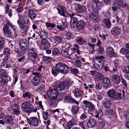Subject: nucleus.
I'll list each match as a JSON object with an SVG mask.
<instances>
[{"label":"nucleus","instance_id":"obj_1","mask_svg":"<svg viewBox=\"0 0 129 129\" xmlns=\"http://www.w3.org/2000/svg\"><path fill=\"white\" fill-rule=\"evenodd\" d=\"M71 83L69 81H67L60 83H57L54 86V89L48 90L47 95L49 98H56L57 91H61L69 88Z\"/></svg>","mask_w":129,"mask_h":129},{"label":"nucleus","instance_id":"obj_2","mask_svg":"<svg viewBox=\"0 0 129 129\" xmlns=\"http://www.w3.org/2000/svg\"><path fill=\"white\" fill-rule=\"evenodd\" d=\"M125 91L122 90L119 92H116L113 89H110L109 90L107 94L111 99L120 100L122 98L125 97Z\"/></svg>","mask_w":129,"mask_h":129},{"label":"nucleus","instance_id":"obj_3","mask_svg":"<svg viewBox=\"0 0 129 129\" xmlns=\"http://www.w3.org/2000/svg\"><path fill=\"white\" fill-rule=\"evenodd\" d=\"M6 23L4 25L3 30L5 36L7 37H10L12 36L11 30L9 29V25L13 29H15L14 25L9 20H7Z\"/></svg>","mask_w":129,"mask_h":129},{"label":"nucleus","instance_id":"obj_4","mask_svg":"<svg viewBox=\"0 0 129 129\" xmlns=\"http://www.w3.org/2000/svg\"><path fill=\"white\" fill-rule=\"evenodd\" d=\"M28 55L31 57L33 58L36 61L39 60V56L37 53V51L36 48L31 47L29 45L28 46Z\"/></svg>","mask_w":129,"mask_h":129},{"label":"nucleus","instance_id":"obj_5","mask_svg":"<svg viewBox=\"0 0 129 129\" xmlns=\"http://www.w3.org/2000/svg\"><path fill=\"white\" fill-rule=\"evenodd\" d=\"M21 108L25 112H30L34 111V107L31 103L28 102H24L22 104Z\"/></svg>","mask_w":129,"mask_h":129},{"label":"nucleus","instance_id":"obj_6","mask_svg":"<svg viewBox=\"0 0 129 129\" xmlns=\"http://www.w3.org/2000/svg\"><path fill=\"white\" fill-rule=\"evenodd\" d=\"M56 64L60 72L64 74H66L68 72L69 68L67 65L61 62L58 63Z\"/></svg>","mask_w":129,"mask_h":129},{"label":"nucleus","instance_id":"obj_7","mask_svg":"<svg viewBox=\"0 0 129 129\" xmlns=\"http://www.w3.org/2000/svg\"><path fill=\"white\" fill-rule=\"evenodd\" d=\"M33 74L35 76L33 78L31 81V83L34 86H37L40 83V75L38 73H34Z\"/></svg>","mask_w":129,"mask_h":129},{"label":"nucleus","instance_id":"obj_8","mask_svg":"<svg viewBox=\"0 0 129 129\" xmlns=\"http://www.w3.org/2000/svg\"><path fill=\"white\" fill-rule=\"evenodd\" d=\"M19 45L21 49V51L25 52V51L28 48L27 41L25 39H21L19 41Z\"/></svg>","mask_w":129,"mask_h":129},{"label":"nucleus","instance_id":"obj_9","mask_svg":"<svg viewBox=\"0 0 129 129\" xmlns=\"http://www.w3.org/2000/svg\"><path fill=\"white\" fill-rule=\"evenodd\" d=\"M9 109L14 114L18 115L20 113V107L16 104H13L9 108Z\"/></svg>","mask_w":129,"mask_h":129},{"label":"nucleus","instance_id":"obj_10","mask_svg":"<svg viewBox=\"0 0 129 129\" xmlns=\"http://www.w3.org/2000/svg\"><path fill=\"white\" fill-rule=\"evenodd\" d=\"M78 16L77 15L75 16H74L73 14H72V15L71 18V19L70 21V25L71 27L74 28L77 25V24L78 21V19L77 17Z\"/></svg>","mask_w":129,"mask_h":129},{"label":"nucleus","instance_id":"obj_11","mask_svg":"<svg viewBox=\"0 0 129 129\" xmlns=\"http://www.w3.org/2000/svg\"><path fill=\"white\" fill-rule=\"evenodd\" d=\"M28 122L30 125H31L35 126H37L39 124V121L38 119L35 117H31L28 119Z\"/></svg>","mask_w":129,"mask_h":129},{"label":"nucleus","instance_id":"obj_12","mask_svg":"<svg viewBox=\"0 0 129 129\" xmlns=\"http://www.w3.org/2000/svg\"><path fill=\"white\" fill-rule=\"evenodd\" d=\"M41 40V46L43 47V49L44 50L48 49L50 46V43L45 38L42 39Z\"/></svg>","mask_w":129,"mask_h":129},{"label":"nucleus","instance_id":"obj_13","mask_svg":"<svg viewBox=\"0 0 129 129\" xmlns=\"http://www.w3.org/2000/svg\"><path fill=\"white\" fill-rule=\"evenodd\" d=\"M85 105V106L87 108L89 111H92L95 110L94 105L90 102H88L87 100H84L83 102Z\"/></svg>","mask_w":129,"mask_h":129},{"label":"nucleus","instance_id":"obj_14","mask_svg":"<svg viewBox=\"0 0 129 129\" xmlns=\"http://www.w3.org/2000/svg\"><path fill=\"white\" fill-rule=\"evenodd\" d=\"M97 10H94L92 13L88 14L89 19L91 21H94L95 20L98 16V13Z\"/></svg>","mask_w":129,"mask_h":129},{"label":"nucleus","instance_id":"obj_15","mask_svg":"<svg viewBox=\"0 0 129 129\" xmlns=\"http://www.w3.org/2000/svg\"><path fill=\"white\" fill-rule=\"evenodd\" d=\"M17 23L19 25L20 29L23 31L24 34H26L28 29L27 25H25L21 22V21L19 19L17 21Z\"/></svg>","mask_w":129,"mask_h":129},{"label":"nucleus","instance_id":"obj_16","mask_svg":"<svg viewBox=\"0 0 129 129\" xmlns=\"http://www.w3.org/2000/svg\"><path fill=\"white\" fill-rule=\"evenodd\" d=\"M106 52L108 56L110 57H115L116 56V54L114 51L113 48L111 47H107L106 49Z\"/></svg>","mask_w":129,"mask_h":129},{"label":"nucleus","instance_id":"obj_17","mask_svg":"<svg viewBox=\"0 0 129 129\" xmlns=\"http://www.w3.org/2000/svg\"><path fill=\"white\" fill-rule=\"evenodd\" d=\"M111 80L113 83L117 84L119 83L121 81L120 77L116 74H114L111 76Z\"/></svg>","mask_w":129,"mask_h":129},{"label":"nucleus","instance_id":"obj_18","mask_svg":"<svg viewBox=\"0 0 129 129\" xmlns=\"http://www.w3.org/2000/svg\"><path fill=\"white\" fill-rule=\"evenodd\" d=\"M85 25V21L83 20H81L78 21L76 26L78 30H80L83 28Z\"/></svg>","mask_w":129,"mask_h":129},{"label":"nucleus","instance_id":"obj_19","mask_svg":"<svg viewBox=\"0 0 129 129\" xmlns=\"http://www.w3.org/2000/svg\"><path fill=\"white\" fill-rule=\"evenodd\" d=\"M111 33L114 35H117L120 33V29L118 27H115L112 29Z\"/></svg>","mask_w":129,"mask_h":129},{"label":"nucleus","instance_id":"obj_20","mask_svg":"<svg viewBox=\"0 0 129 129\" xmlns=\"http://www.w3.org/2000/svg\"><path fill=\"white\" fill-rule=\"evenodd\" d=\"M102 104L105 107L108 108L111 106L112 102L109 99H106L103 101Z\"/></svg>","mask_w":129,"mask_h":129},{"label":"nucleus","instance_id":"obj_21","mask_svg":"<svg viewBox=\"0 0 129 129\" xmlns=\"http://www.w3.org/2000/svg\"><path fill=\"white\" fill-rule=\"evenodd\" d=\"M13 120V119L12 116L9 115L6 116L4 118V121L5 123L10 125Z\"/></svg>","mask_w":129,"mask_h":129},{"label":"nucleus","instance_id":"obj_22","mask_svg":"<svg viewBox=\"0 0 129 129\" xmlns=\"http://www.w3.org/2000/svg\"><path fill=\"white\" fill-rule=\"evenodd\" d=\"M96 124V121L93 119L91 118L88 121L87 125L88 127H92L94 126Z\"/></svg>","mask_w":129,"mask_h":129},{"label":"nucleus","instance_id":"obj_23","mask_svg":"<svg viewBox=\"0 0 129 129\" xmlns=\"http://www.w3.org/2000/svg\"><path fill=\"white\" fill-rule=\"evenodd\" d=\"M75 120L74 119H73L68 122L66 127H65V129H70L72 127L75 125Z\"/></svg>","mask_w":129,"mask_h":129},{"label":"nucleus","instance_id":"obj_24","mask_svg":"<svg viewBox=\"0 0 129 129\" xmlns=\"http://www.w3.org/2000/svg\"><path fill=\"white\" fill-rule=\"evenodd\" d=\"M57 28L60 31H64L67 27V24L64 22H62V23L57 26Z\"/></svg>","mask_w":129,"mask_h":129},{"label":"nucleus","instance_id":"obj_25","mask_svg":"<svg viewBox=\"0 0 129 129\" xmlns=\"http://www.w3.org/2000/svg\"><path fill=\"white\" fill-rule=\"evenodd\" d=\"M64 100L66 102H70L77 104H78L79 103L78 102L69 96H66L64 98Z\"/></svg>","mask_w":129,"mask_h":129},{"label":"nucleus","instance_id":"obj_26","mask_svg":"<svg viewBox=\"0 0 129 129\" xmlns=\"http://www.w3.org/2000/svg\"><path fill=\"white\" fill-rule=\"evenodd\" d=\"M28 14L29 16L31 19H34L37 16L35 11L33 9L29 10Z\"/></svg>","mask_w":129,"mask_h":129},{"label":"nucleus","instance_id":"obj_27","mask_svg":"<svg viewBox=\"0 0 129 129\" xmlns=\"http://www.w3.org/2000/svg\"><path fill=\"white\" fill-rule=\"evenodd\" d=\"M78 11L80 13H83V14H85L86 15L87 14V8L86 7L84 6H78Z\"/></svg>","mask_w":129,"mask_h":129},{"label":"nucleus","instance_id":"obj_28","mask_svg":"<svg viewBox=\"0 0 129 129\" xmlns=\"http://www.w3.org/2000/svg\"><path fill=\"white\" fill-rule=\"evenodd\" d=\"M118 7H120L122 6L124 7H126L127 4L126 1L124 0H120L119 1L117 2Z\"/></svg>","mask_w":129,"mask_h":129},{"label":"nucleus","instance_id":"obj_29","mask_svg":"<svg viewBox=\"0 0 129 129\" xmlns=\"http://www.w3.org/2000/svg\"><path fill=\"white\" fill-rule=\"evenodd\" d=\"M104 56H100L99 57H96L95 58V61L101 64H104V61L103 60Z\"/></svg>","mask_w":129,"mask_h":129},{"label":"nucleus","instance_id":"obj_30","mask_svg":"<svg viewBox=\"0 0 129 129\" xmlns=\"http://www.w3.org/2000/svg\"><path fill=\"white\" fill-rule=\"evenodd\" d=\"M58 68V66L56 64L55 68H52L51 70L52 73L55 77L56 76L59 72H60V71Z\"/></svg>","mask_w":129,"mask_h":129},{"label":"nucleus","instance_id":"obj_31","mask_svg":"<svg viewBox=\"0 0 129 129\" xmlns=\"http://www.w3.org/2000/svg\"><path fill=\"white\" fill-rule=\"evenodd\" d=\"M103 82L105 86L106 87H109L111 86L110 80L107 78H104L103 79Z\"/></svg>","mask_w":129,"mask_h":129},{"label":"nucleus","instance_id":"obj_32","mask_svg":"<svg viewBox=\"0 0 129 129\" xmlns=\"http://www.w3.org/2000/svg\"><path fill=\"white\" fill-rule=\"evenodd\" d=\"M58 13L61 15L64 16L66 17H71L72 16V15L68 13L67 11H64L62 10L60 11L58 9Z\"/></svg>","mask_w":129,"mask_h":129},{"label":"nucleus","instance_id":"obj_33","mask_svg":"<svg viewBox=\"0 0 129 129\" xmlns=\"http://www.w3.org/2000/svg\"><path fill=\"white\" fill-rule=\"evenodd\" d=\"M96 7H93L94 10H97V11L98 12V10L99 9L102 7L103 6V4L102 2H98L97 3H95V4Z\"/></svg>","mask_w":129,"mask_h":129},{"label":"nucleus","instance_id":"obj_34","mask_svg":"<svg viewBox=\"0 0 129 129\" xmlns=\"http://www.w3.org/2000/svg\"><path fill=\"white\" fill-rule=\"evenodd\" d=\"M50 99L51 101L50 103V105L53 107H56L58 103L56 98H50Z\"/></svg>","mask_w":129,"mask_h":129},{"label":"nucleus","instance_id":"obj_35","mask_svg":"<svg viewBox=\"0 0 129 129\" xmlns=\"http://www.w3.org/2000/svg\"><path fill=\"white\" fill-rule=\"evenodd\" d=\"M76 41L77 43L79 44H86V41H84L80 37H79L77 38Z\"/></svg>","mask_w":129,"mask_h":129},{"label":"nucleus","instance_id":"obj_36","mask_svg":"<svg viewBox=\"0 0 129 129\" xmlns=\"http://www.w3.org/2000/svg\"><path fill=\"white\" fill-rule=\"evenodd\" d=\"M104 23L107 28H110L111 27V22L108 19H105L103 20Z\"/></svg>","mask_w":129,"mask_h":129},{"label":"nucleus","instance_id":"obj_37","mask_svg":"<svg viewBox=\"0 0 129 129\" xmlns=\"http://www.w3.org/2000/svg\"><path fill=\"white\" fill-rule=\"evenodd\" d=\"M1 79L0 82V85L3 86L7 83L8 80L7 77H1Z\"/></svg>","mask_w":129,"mask_h":129},{"label":"nucleus","instance_id":"obj_38","mask_svg":"<svg viewBox=\"0 0 129 129\" xmlns=\"http://www.w3.org/2000/svg\"><path fill=\"white\" fill-rule=\"evenodd\" d=\"M63 39H64V38H63L61 37L58 36H55L54 37V41H55L59 43H62V41Z\"/></svg>","mask_w":129,"mask_h":129},{"label":"nucleus","instance_id":"obj_39","mask_svg":"<svg viewBox=\"0 0 129 129\" xmlns=\"http://www.w3.org/2000/svg\"><path fill=\"white\" fill-rule=\"evenodd\" d=\"M38 34L42 39L46 38L47 37V33L43 31H39L38 33Z\"/></svg>","mask_w":129,"mask_h":129},{"label":"nucleus","instance_id":"obj_40","mask_svg":"<svg viewBox=\"0 0 129 129\" xmlns=\"http://www.w3.org/2000/svg\"><path fill=\"white\" fill-rule=\"evenodd\" d=\"M61 53L63 56L69 58L70 56L69 54L68 51L66 50L62 49L61 50Z\"/></svg>","mask_w":129,"mask_h":129},{"label":"nucleus","instance_id":"obj_41","mask_svg":"<svg viewBox=\"0 0 129 129\" xmlns=\"http://www.w3.org/2000/svg\"><path fill=\"white\" fill-rule=\"evenodd\" d=\"M32 95L30 93L27 91L23 94V96L24 98L29 99L31 98Z\"/></svg>","mask_w":129,"mask_h":129},{"label":"nucleus","instance_id":"obj_42","mask_svg":"<svg viewBox=\"0 0 129 129\" xmlns=\"http://www.w3.org/2000/svg\"><path fill=\"white\" fill-rule=\"evenodd\" d=\"M12 11L11 9H9V6L7 5L6 7V9L5 10V13L7 14L8 13L9 15L11 17L12 15Z\"/></svg>","mask_w":129,"mask_h":129},{"label":"nucleus","instance_id":"obj_43","mask_svg":"<svg viewBox=\"0 0 129 129\" xmlns=\"http://www.w3.org/2000/svg\"><path fill=\"white\" fill-rule=\"evenodd\" d=\"M74 95L76 98L81 97L82 95L81 90L80 89H76Z\"/></svg>","mask_w":129,"mask_h":129},{"label":"nucleus","instance_id":"obj_44","mask_svg":"<svg viewBox=\"0 0 129 129\" xmlns=\"http://www.w3.org/2000/svg\"><path fill=\"white\" fill-rule=\"evenodd\" d=\"M104 77V75L102 73H99L97 74L95 77L96 79L98 80H101Z\"/></svg>","mask_w":129,"mask_h":129},{"label":"nucleus","instance_id":"obj_45","mask_svg":"<svg viewBox=\"0 0 129 129\" xmlns=\"http://www.w3.org/2000/svg\"><path fill=\"white\" fill-rule=\"evenodd\" d=\"M103 113L101 110H99L98 112H96V114L95 115V117L96 118L101 119V117L102 116Z\"/></svg>","mask_w":129,"mask_h":129},{"label":"nucleus","instance_id":"obj_46","mask_svg":"<svg viewBox=\"0 0 129 129\" xmlns=\"http://www.w3.org/2000/svg\"><path fill=\"white\" fill-rule=\"evenodd\" d=\"M9 56H6L3 59V62L2 63L1 66L3 67H4L7 63Z\"/></svg>","mask_w":129,"mask_h":129},{"label":"nucleus","instance_id":"obj_47","mask_svg":"<svg viewBox=\"0 0 129 129\" xmlns=\"http://www.w3.org/2000/svg\"><path fill=\"white\" fill-rule=\"evenodd\" d=\"M106 114L109 116H111V115H113L114 114L113 111L111 109H108L106 111Z\"/></svg>","mask_w":129,"mask_h":129},{"label":"nucleus","instance_id":"obj_48","mask_svg":"<svg viewBox=\"0 0 129 129\" xmlns=\"http://www.w3.org/2000/svg\"><path fill=\"white\" fill-rule=\"evenodd\" d=\"M4 54L6 56H9L10 53V50L7 48H6L4 49L3 50Z\"/></svg>","mask_w":129,"mask_h":129},{"label":"nucleus","instance_id":"obj_49","mask_svg":"<svg viewBox=\"0 0 129 129\" xmlns=\"http://www.w3.org/2000/svg\"><path fill=\"white\" fill-rule=\"evenodd\" d=\"M75 66L77 68H80L82 66V64L80 61L79 59H77L75 61Z\"/></svg>","mask_w":129,"mask_h":129},{"label":"nucleus","instance_id":"obj_50","mask_svg":"<svg viewBox=\"0 0 129 129\" xmlns=\"http://www.w3.org/2000/svg\"><path fill=\"white\" fill-rule=\"evenodd\" d=\"M102 87V84L100 82L95 83L94 87L98 90L101 89Z\"/></svg>","mask_w":129,"mask_h":129},{"label":"nucleus","instance_id":"obj_51","mask_svg":"<svg viewBox=\"0 0 129 129\" xmlns=\"http://www.w3.org/2000/svg\"><path fill=\"white\" fill-rule=\"evenodd\" d=\"M0 74L1 77H7L6 71L5 70H1L0 71Z\"/></svg>","mask_w":129,"mask_h":129},{"label":"nucleus","instance_id":"obj_52","mask_svg":"<svg viewBox=\"0 0 129 129\" xmlns=\"http://www.w3.org/2000/svg\"><path fill=\"white\" fill-rule=\"evenodd\" d=\"M53 114L55 116V117H58L59 115V111L58 109H56L52 111Z\"/></svg>","mask_w":129,"mask_h":129},{"label":"nucleus","instance_id":"obj_53","mask_svg":"<svg viewBox=\"0 0 129 129\" xmlns=\"http://www.w3.org/2000/svg\"><path fill=\"white\" fill-rule=\"evenodd\" d=\"M66 37L68 40H70L73 37V35L70 32H67L66 34Z\"/></svg>","mask_w":129,"mask_h":129},{"label":"nucleus","instance_id":"obj_54","mask_svg":"<svg viewBox=\"0 0 129 129\" xmlns=\"http://www.w3.org/2000/svg\"><path fill=\"white\" fill-rule=\"evenodd\" d=\"M45 24L46 26L48 27L52 28L55 27V24L48 22H46Z\"/></svg>","mask_w":129,"mask_h":129},{"label":"nucleus","instance_id":"obj_55","mask_svg":"<svg viewBox=\"0 0 129 129\" xmlns=\"http://www.w3.org/2000/svg\"><path fill=\"white\" fill-rule=\"evenodd\" d=\"M93 66L95 69L98 70L102 68L104 66V64H100L99 65L97 64H94Z\"/></svg>","mask_w":129,"mask_h":129},{"label":"nucleus","instance_id":"obj_56","mask_svg":"<svg viewBox=\"0 0 129 129\" xmlns=\"http://www.w3.org/2000/svg\"><path fill=\"white\" fill-rule=\"evenodd\" d=\"M23 21L24 24H27L30 22L29 19L27 17L25 16L23 17Z\"/></svg>","mask_w":129,"mask_h":129},{"label":"nucleus","instance_id":"obj_57","mask_svg":"<svg viewBox=\"0 0 129 129\" xmlns=\"http://www.w3.org/2000/svg\"><path fill=\"white\" fill-rule=\"evenodd\" d=\"M49 116V115L48 112H43V118L45 120H46L48 119V116Z\"/></svg>","mask_w":129,"mask_h":129},{"label":"nucleus","instance_id":"obj_58","mask_svg":"<svg viewBox=\"0 0 129 129\" xmlns=\"http://www.w3.org/2000/svg\"><path fill=\"white\" fill-rule=\"evenodd\" d=\"M23 9V6L21 4H19L18 7L16 9V11L18 13L21 12Z\"/></svg>","mask_w":129,"mask_h":129},{"label":"nucleus","instance_id":"obj_59","mask_svg":"<svg viewBox=\"0 0 129 129\" xmlns=\"http://www.w3.org/2000/svg\"><path fill=\"white\" fill-rule=\"evenodd\" d=\"M59 53V50L56 48H54L52 51V54L53 55H56Z\"/></svg>","mask_w":129,"mask_h":129},{"label":"nucleus","instance_id":"obj_60","mask_svg":"<svg viewBox=\"0 0 129 129\" xmlns=\"http://www.w3.org/2000/svg\"><path fill=\"white\" fill-rule=\"evenodd\" d=\"M105 125V122L103 120H101L99 124V126L100 128H103Z\"/></svg>","mask_w":129,"mask_h":129},{"label":"nucleus","instance_id":"obj_61","mask_svg":"<svg viewBox=\"0 0 129 129\" xmlns=\"http://www.w3.org/2000/svg\"><path fill=\"white\" fill-rule=\"evenodd\" d=\"M120 51L122 54L126 55V53L128 52V50H127V49L122 48L121 49Z\"/></svg>","mask_w":129,"mask_h":129},{"label":"nucleus","instance_id":"obj_62","mask_svg":"<svg viewBox=\"0 0 129 129\" xmlns=\"http://www.w3.org/2000/svg\"><path fill=\"white\" fill-rule=\"evenodd\" d=\"M43 59L45 62H49L51 61L52 58L50 57L44 56L43 57Z\"/></svg>","mask_w":129,"mask_h":129},{"label":"nucleus","instance_id":"obj_63","mask_svg":"<svg viewBox=\"0 0 129 129\" xmlns=\"http://www.w3.org/2000/svg\"><path fill=\"white\" fill-rule=\"evenodd\" d=\"M79 109L78 107H74L72 109V111L74 114H76L77 112Z\"/></svg>","mask_w":129,"mask_h":129},{"label":"nucleus","instance_id":"obj_64","mask_svg":"<svg viewBox=\"0 0 129 129\" xmlns=\"http://www.w3.org/2000/svg\"><path fill=\"white\" fill-rule=\"evenodd\" d=\"M124 72L126 73H129V66H126L123 69Z\"/></svg>","mask_w":129,"mask_h":129}]
</instances>
